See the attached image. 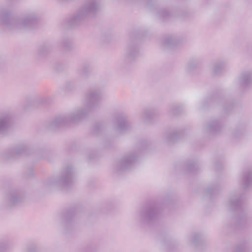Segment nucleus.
I'll list each match as a JSON object with an SVG mask.
<instances>
[{
	"instance_id": "25",
	"label": "nucleus",
	"mask_w": 252,
	"mask_h": 252,
	"mask_svg": "<svg viewBox=\"0 0 252 252\" xmlns=\"http://www.w3.org/2000/svg\"><path fill=\"white\" fill-rule=\"evenodd\" d=\"M179 109L180 108L179 106H175L170 108V111L171 113L177 114L179 113Z\"/></svg>"
},
{
	"instance_id": "17",
	"label": "nucleus",
	"mask_w": 252,
	"mask_h": 252,
	"mask_svg": "<svg viewBox=\"0 0 252 252\" xmlns=\"http://www.w3.org/2000/svg\"><path fill=\"white\" fill-rule=\"evenodd\" d=\"M241 201V199L237 197L232 196L227 202L226 205L229 210H234L239 206Z\"/></svg>"
},
{
	"instance_id": "8",
	"label": "nucleus",
	"mask_w": 252,
	"mask_h": 252,
	"mask_svg": "<svg viewBox=\"0 0 252 252\" xmlns=\"http://www.w3.org/2000/svg\"><path fill=\"white\" fill-rule=\"evenodd\" d=\"M139 215L143 219H155L160 217L161 212L157 208L152 207L148 209H141L139 212Z\"/></svg>"
},
{
	"instance_id": "4",
	"label": "nucleus",
	"mask_w": 252,
	"mask_h": 252,
	"mask_svg": "<svg viewBox=\"0 0 252 252\" xmlns=\"http://www.w3.org/2000/svg\"><path fill=\"white\" fill-rule=\"evenodd\" d=\"M100 8V4L96 0H88L69 20V24L71 26L78 25L87 17L94 16Z\"/></svg>"
},
{
	"instance_id": "28",
	"label": "nucleus",
	"mask_w": 252,
	"mask_h": 252,
	"mask_svg": "<svg viewBox=\"0 0 252 252\" xmlns=\"http://www.w3.org/2000/svg\"><path fill=\"white\" fill-rule=\"evenodd\" d=\"M239 217L241 219H247V214L246 213H243L242 212L240 213V214H239Z\"/></svg>"
},
{
	"instance_id": "29",
	"label": "nucleus",
	"mask_w": 252,
	"mask_h": 252,
	"mask_svg": "<svg viewBox=\"0 0 252 252\" xmlns=\"http://www.w3.org/2000/svg\"><path fill=\"white\" fill-rule=\"evenodd\" d=\"M195 164L194 163H190L188 166V169L189 170H193V168L195 167Z\"/></svg>"
},
{
	"instance_id": "3",
	"label": "nucleus",
	"mask_w": 252,
	"mask_h": 252,
	"mask_svg": "<svg viewBox=\"0 0 252 252\" xmlns=\"http://www.w3.org/2000/svg\"><path fill=\"white\" fill-rule=\"evenodd\" d=\"M75 181L73 168L71 165H67L62 169L60 177H52L44 182V186L49 188L53 187L68 188Z\"/></svg>"
},
{
	"instance_id": "18",
	"label": "nucleus",
	"mask_w": 252,
	"mask_h": 252,
	"mask_svg": "<svg viewBox=\"0 0 252 252\" xmlns=\"http://www.w3.org/2000/svg\"><path fill=\"white\" fill-rule=\"evenodd\" d=\"M76 214L75 209L71 208L64 210L62 214L63 217L64 219H71Z\"/></svg>"
},
{
	"instance_id": "12",
	"label": "nucleus",
	"mask_w": 252,
	"mask_h": 252,
	"mask_svg": "<svg viewBox=\"0 0 252 252\" xmlns=\"http://www.w3.org/2000/svg\"><path fill=\"white\" fill-rule=\"evenodd\" d=\"M139 50L137 46L135 44L129 43L126 48V60L130 62L134 60L138 55Z\"/></svg>"
},
{
	"instance_id": "19",
	"label": "nucleus",
	"mask_w": 252,
	"mask_h": 252,
	"mask_svg": "<svg viewBox=\"0 0 252 252\" xmlns=\"http://www.w3.org/2000/svg\"><path fill=\"white\" fill-rule=\"evenodd\" d=\"M154 111L153 110L150 109H146L143 110L142 113V117L145 122L149 121L151 120Z\"/></svg>"
},
{
	"instance_id": "24",
	"label": "nucleus",
	"mask_w": 252,
	"mask_h": 252,
	"mask_svg": "<svg viewBox=\"0 0 252 252\" xmlns=\"http://www.w3.org/2000/svg\"><path fill=\"white\" fill-rule=\"evenodd\" d=\"M90 71V68L88 67H84L82 69V70H81V75L84 77H86L88 75V73Z\"/></svg>"
},
{
	"instance_id": "9",
	"label": "nucleus",
	"mask_w": 252,
	"mask_h": 252,
	"mask_svg": "<svg viewBox=\"0 0 252 252\" xmlns=\"http://www.w3.org/2000/svg\"><path fill=\"white\" fill-rule=\"evenodd\" d=\"M238 82L242 86L246 87L252 84V70L248 69L242 72L238 78Z\"/></svg>"
},
{
	"instance_id": "21",
	"label": "nucleus",
	"mask_w": 252,
	"mask_h": 252,
	"mask_svg": "<svg viewBox=\"0 0 252 252\" xmlns=\"http://www.w3.org/2000/svg\"><path fill=\"white\" fill-rule=\"evenodd\" d=\"M199 65V62L198 60H194L191 61L187 67V70L189 72H191V71L197 68Z\"/></svg>"
},
{
	"instance_id": "22",
	"label": "nucleus",
	"mask_w": 252,
	"mask_h": 252,
	"mask_svg": "<svg viewBox=\"0 0 252 252\" xmlns=\"http://www.w3.org/2000/svg\"><path fill=\"white\" fill-rule=\"evenodd\" d=\"M50 49V46L48 44H43L38 49V53L40 55H42L46 53H47Z\"/></svg>"
},
{
	"instance_id": "14",
	"label": "nucleus",
	"mask_w": 252,
	"mask_h": 252,
	"mask_svg": "<svg viewBox=\"0 0 252 252\" xmlns=\"http://www.w3.org/2000/svg\"><path fill=\"white\" fill-rule=\"evenodd\" d=\"M180 40L173 36H168L163 40V46L166 48H171L179 44Z\"/></svg>"
},
{
	"instance_id": "1",
	"label": "nucleus",
	"mask_w": 252,
	"mask_h": 252,
	"mask_svg": "<svg viewBox=\"0 0 252 252\" xmlns=\"http://www.w3.org/2000/svg\"><path fill=\"white\" fill-rule=\"evenodd\" d=\"M101 98L100 91L91 90L86 95L84 106L75 109L67 115L56 116L50 123L51 128H57L70 122H79L85 118L88 113L96 108Z\"/></svg>"
},
{
	"instance_id": "20",
	"label": "nucleus",
	"mask_w": 252,
	"mask_h": 252,
	"mask_svg": "<svg viewBox=\"0 0 252 252\" xmlns=\"http://www.w3.org/2000/svg\"><path fill=\"white\" fill-rule=\"evenodd\" d=\"M252 182V174L251 172H248L245 174L243 179V184L245 188L249 187Z\"/></svg>"
},
{
	"instance_id": "27",
	"label": "nucleus",
	"mask_w": 252,
	"mask_h": 252,
	"mask_svg": "<svg viewBox=\"0 0 252 252\" xmlns=\"http://www.w3.org/2000/svg\"><path fill=\"white\" fill-rule=\"evenodd\" d=\"M66 90H71L74 88V85L71 83H67L65 86Z\"/></svg>"
},
{
	"instance_id": "23",
	"label": "nucleus",
	"mask_w": 252,
	"mask_h": 252,
	"mask_svg": "<svg viewBox=\"0 0 252 252\" xmlns=\"http://www.w3.org/2000/svg\"><path fill=\"white\" fill-rule=\"evenodd\" d=\"M158 16L160 18H164L168 16L169 15V12L165 9H161L158 12Z\"/></svg>"
},
{
	"instance_id": "16",
	"label": "nucleus",
	"mask_w": 252,
	"mask_h": 252,
	"mask_svg": "<svg viewBox=\"0 0 252 252\" xmlns=\"http://www.w3.org/2000/svg\"><path fill=\"white\" fill-rule=\"evenodd\" d=\"M227 64L226 61H221L215 63L213 66V73L214 75L220 74L223 70Z\"/></svg>"
},
{
	"instance_id": "11",
	"label": "nucleus",
	"mask_w": 252,
	"mask_h": 252,
	"mask_svg": "<svg viewBox=\"0 0 252 252\" xmlns=\"http://www.w3.org/2000/svg\"><path fill=\"white\" fill-rule=\"evenodd\" d=\"M222 124L218 120L211 121L204 127V130L207 132L215 134L219 132L222 127Z\"/></svg>"
},
{
	"instance_id": "6",
	"label": "nucleus",
	"mask_w": 252,
	"mask_h": 252,
	"mask_svg": "<svg viewBox=\"0 0 252 252\" xmlns=\"http://www.w3.org/2000/svg\"><path fill=\"white\" fill-rule=\"evenodd\" d=\"M12 122V115L9 112L0 113V134L5 133L10 127Z\"/></svg>"
},
{
	"instance_id": "15",
	"label": "nucleus",
	"mask_w": 252,
	"mask_h": 252,
	"mask_svg": "<svg viewBox=\"0 0 252 252\" xmlns=\"http://www.w3.org/2000/svg\"><path fill=\"white\" fill-rule=\"evenodd\" d=\"M182 131L176 130L172 131L169 133H166L165 135V141L168 143L174 142L178 139V135H181Z\"/></svg>"
},
{
	"instance_id": "2",
	"label": "nucleus",
	"mask_w": 252,
	"mask_h": 252,
	"mask_svg": "<svg viewBox=\"0 0 252 252\" xmlns=\"http://www.w3.org/2000/svg\"><path fill=\"white\" fill-rule=\"evenodd\" d=\"M37 19V16L34 13L22 18H15L10 13H4L0 16V24L8 29L24 30L32 28Z\"/></svg>"
},
{
	"instance_id": "13",
	"label": "nucleus",
	"mask_w": 252,
	"mask_h": 252,
	"mask_svg": "<svg viewBox=\"0 0 252 252\" xmlns=\"http://www.w3.org/2000/svg\"><path fill=\"white\" fill-rule=\"evenodd\" d=\"M27 147L25 145H22L18 146L13 150H12L5 154V158H9L14 157L16 156L26 153Z\"/></svg>"
},
{
	"instance_id": "7",
	"label": "nucleus",
	"mask_w": 252,
	"mask_h": 252,
	"mask_svg": "<svg viewBox=\"0 0 252 252\" xmlns=\"http://www.w3.org/2000/svg\"><path fill=\"white\" fill-rule=\"evenodd\" d=\"M129 126L130 125L126 117L119 116L115 118L113 127L117 132L122 133L127 130Z\"/></svg>"
},
{
	"instance_id": "5",
	"label": "nucleus",
	"mask_w": 252,
	"mask_h": 252,
	"mask_svg": "<svg viewBox=\"0 0 252 252\" xmlns=\"http://www.w3.org/2000/svg\"><path fill=\"white\" fill-rule=\"evenodd\" d=\"M138 157L135 154H130L124 157L117 163V168L119 170H124L130 168L137 161Z\"/></svg>"
},
{
	"instance_id": "26",
	"label": "nucleus",
	"mask_w": 252,
	"mask_h": 252,
	"mask_svg": "<svg viewBox=\"0 0 252 252\" xmlns=\"http://www.w3.org/2000/svg\"><path fill=\"white\" fill-rule=\"evenodd\" d=\"M71 45V42L69 41L64 40L63 42V46L65 47H69Z\"/></svg>"
},
{
	"instance_id": "10",
	"label": "nucleus",
	"mask_w": 252,
	"mask_h": 252,
	"mask_svg": "<svg viewBox=\"0 0 252 252\" xmlns=\"http://www.w3.org/2000/svg\"><path fill=\"white\" fill-rule=\"evenodd\" d=\"M24 195L19 190H13L9 192L6 199L10 205H15L22 201Z\"/></svg>"
}]
</instances>
